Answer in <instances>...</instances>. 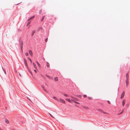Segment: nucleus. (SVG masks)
<instances>
[{
  "label": "nucleus",
  "instance_id": "obj_25",
  "mask_svg": "<svg viewBox=\"0 0 130 130\" xmlns=\"http://www.w3.org/2000/svg\"><path fill=\"white\" fill-rule=\"evenodd\" d=\"M45 17V16H43L42 19L41 20V21H42L44 19V18Z\"/></svg>",
  "mask_w": 130,
  "mask_h": 130
},
{
  "label": "nucleus",
  "instance_id": "obj_7",
  "mask_svg": "<svg viewBox=\"0 0 130 130\" xmlns=\"http://www.w3.org/2000/svg\"><path fill=\"white\" fill-rule=\"evenodd\" d=\"M42 87L43 88V90L45 92H46V90L45 89V88L44 87H43V86H42Z\"/></svg>",
  "mask_w": 130,
  "mask_h": 130
},
{
  "label": "nucleus",
  "instance_id": "obj_10",
  "mask_svg": "<svg viewBox=\"0 0 130 130\" xmlns=\"http://www.w3.org/2000/svg\"><path fill=\"white\" fill-rule=\"evenodd\" d=\"M33 65L34 66V67L35 68V69H36L37 68V67L35 64L33 62Z\"/></svg>",
  "mask_w": 130,
  "mask_h": 130
},
{
  "label": "nucleus",
  "instance_id": "obj_33",
  "mask_svg": "<svg viewBox=\"0 0 130 130\" xmlns=\"http://www.w3.org/2000/svg\"><path fill=\"white\" fill-rule=\"evenodd\" d=\"M74 103H75L77 104H79V103L76 102V101H75Z\"/></svg>",
  "mask_w": 130,
  "mask_h": 130
},
{
  "label": "nucleus",
  "instance_id": "obj_23",
  "mask_svg": "<svg viewBox=\"0 0 130 130\" xmlns=\"http://www.w3.org/2000/svg\"><path fill=\"white\" fill-rule=\"evenodd\" d=\"M47 66L48 67H49L50 66L49 63L48 62H47Z\"/></svg>",
  "mask_w": 130,
  "mask_h": 130
},
{
  "label": "nucleus",
  "instance_id": "obj_42",
  "mask_svg": "<svg viewBox=\"0 0 130 130\" xmlns=\"http://www.w3.org/2000/svg\"><path fill=\"white\" fill-rule=\"evenodd\" d=\"M98 110L99 111H101L102 112V110L101 109H99Z\"/></svg>",
  "mask_w": 130,
  "mask_h": 130
},
{
  "label": "nucleus",
  "instance_id": "obj_32",
  "mask_svg": "<svg viewBox=\"0 0 130 130\" xmlns=\"http://www.w3.org/2000/svg\"><path fill=\"white\" fill-rule=\"evenodd\" d=\"M123 110L120 113L118 114L119 115V114H120L122 113H123Z\"/></svg>",
  "mask_w": 130,
  "mask_h": 130
},
{
  "label": "nucleus",
  "instance_id": "obj_4",
  "mask_svg": "<svg viewBox=\"0 0 130 130\" xmlns=\"http://www.w3.org/2000/svg\"><path fill=\"white\" fill-rule=\"evenodd\" d=\"M60 102L63 103H65V101L61 99H60Z\"/></svg>",
  "mask_w": 130,
  "mask_h": 130
},
{
  "label": "nucleus",
  "instance_id": "obj_35",
  "mask_svg": "<svg viewBox=\"0 0 130 130\" xmlns=\"http://www.w3.org/2000/svg\"><path fill=\"white\" fill-rule=\"evenodd\" d=\"M129 105V104H127L126 105V107H128V106Z\"/></svg>",
  "mask_w": 130,
  "mask_h": 130
},
{
  "label": "nucleus",
  "instance_id": "obj_45",
  "mask_svg": "<svg viewBox=\"0 0 130 130\" xmlns=\"http://www.w3.org/2000/svg\"><path fill=\"white\" fill-rule=\"evenodd\" d=\"M102 112L103 113H105V114L106 113V112H104L103 111Z\"/></svg>",
  "mask_w": 130,
  "mask_h": 130
},
{
  "label": "nucleus",
  "instance_id": "obj_17",
  "mask_svg": "<svg viewBox=\"0 0 130 130\" xmlns=\"http://www.w3.org/2000/svg\"><path fill=\"white\" fill-rule=\"evenodd\" d=\"M36 62L38 65V66L39 67H40V64H39V63L37 62V61H36Z\"/></svg>",
  "mask_w": 130,
  "mask_h": 130
},
{
  "label": "nucleus",
  "instance_id": "obj_12",
  "mask_svg": "<svg viewBox=\"0 0 130 130\" xmlns=\"http://www.w3.org/2000/svg\"><path fill=\"white\" fill-rule=\"evenodd\" d=\"M126 78H129V76L128 73H127L126 74Z\"/></svg>",
  "mask_w": 130,
  "mask_h": 130
},
{
  "label": "nucleus",
  "instance_id": "obj_3",
  "mask_svg": "<svg viewBox=\"0 0 130 130\" xmlns=\"http://www.w3.org/2000/svg\"><path fill=\"white\" fill-rule=\"evenodd\" d=\"M45 76L47 77H48L49 78L51 79H53V77H52L50 76H49L47 75L46 74L45 75Z\"/></svg>",
  "mask_w": 130,
  "mask_h": 130
},
{
  "label": "nucleus",
  "instance_id": "obj_48",
  "mask_svg": "<svg viewBox=\"0 0 130 130\" xmlns=\"http://www.w3.org/2000/svg\"><path fill=\"white\" fill-rule=\"evenodd\" d=\"M2 69H3V71H5V70H4V69H3V67H2Z\"/></svg>",
  "mask_w": 130,
  "mask_h": 130
},
{
  "label": "nucleus",
  "instance_id": "obj_18",
  "mask_svg": "<svg viewBox=\"0 0 130 130\" xmlns=\"http://www.w3.org/2000/svg\"><path fill=\"white\" fill-rule=\"evenodd\" d=\"M54 80L55 81H57L58 80V78L57 77H55L54 78Z\"/></svg>",
  "mask_w": 130,
  "mask_h": 130
},
{
  "label": "nucleus",
  "instance_id": "obj_13",
  "mask_svg": "<svg viewBox=\"0 0 130 130\" xmlns=\"http://www.w3.org/2000/svg\"><path fill=\"white\" fill-rule=\"evenodd\" d=\"M125 103V102L124 101V100L122 102V105L123 106H124Z\"/></svg>",
  "mask_w": 130,
  "mask_h": 130
},
{
  "label": "nucleus",
  "instance_id": "obj_26",
  "mask_svg": "<svg viewBox=\"0 0 130 130\" xmlns=\"http://www.w3.org/2000/svg\"><path fill=\"white\" fill-rule=\"evenodd\" d=\"M48 114H49V115L50 116H51V117H52V118H53V117H53V116H52V115L50 113H48Z\"/></svg>",
  "mask_w": 130,
  "mask_h": 130
},
{
  "label": "nucleus",
  "instance_id": "obj_49",
  "mask_svg": "<svg viewBox=\"0 0 130 130\" xmlns=\"http://www.w3.org/2000/svg\"><path fill=\"white\" fill-rule=\"evenodd\" d=\"M27 99L30 101V99L27 98Z\"/></svg>",
  "mask_w": 130,
  "mask_h": 130
},
{
  "label": "nucleus",
  "instance_id": "obj_34",
  "mask_svg": "<svg viewBox=\"0 0 130 130\" xmlns=\"http://www.w3.org/2000/svg\"><path fill=\"white\" fill-rule=\"evenodd\" d=\"M30 22L29 21V22H28V23H27V26L28 25H29V24H30Z\"/></svg>",
  "mask_w": 130,
  "mask_h": 130
},
{
  "label": "nucleus",
  "instance_id": "obj_15",
  "mask_svg": "<svg viewBox=\"0 0 130 130\" xmlns=\"http://www.w3.org/2000/svg\"><path fill=\"white\" fill-rule=\"evenodd\" d=\"M126 83H129L128 78H126Z\"/></svg>",
  "mask_w": 130,
  "mask_h": 130
},
{
  "label": "nucleus",
  "instance_id": "obj_22",
  "mask_svg": "<svg viewBox=\"0 0 130 130\" xmlns=\"http://www.w3.org/2000/svg\"><path fill=\"white\" fill-rule=\"evenodd\" d=\"M82 107L83 108H84L85 109H87L88 108L87 107H85V106H82Z\"/></svg>",
  "mask_w": 130,
  "mask_h": 130
},
{
  "label": "nucleus",
  "instance_id": "obj_9",
  "mask_svg": "<svg viewBox=\"0 0 130 130\" xmlns=\"http://www.w3.org/2000/svg\"><path fill=\"white\" fill-rule=\"evenodd\" d=\"M5 123L7 124H8L9 123V121L8 120H7V119H5Z\"/></svg>",
  "mask_w": 130,
  "mask_h": 130
},
{
  "label": "nucleus",
  "instance_id": "obj_1",
  "mask_svg": "<svg viewBox=\"0 0 130 130\" xmlns=\"http://www.w3.org/2000/svg\"><path fill=\"white\" fill-rule=\"evenodd\" d=\"M24 64H25V66L26 67H27L28 66L27 64V61L26 60V59H25L24 58Z\"/></svg>",
  "mask_w": 130,
  "mask_h": 130
},
{
  "label": "nucleus",
  "instance_id": "obj_8",
  "mask_svg": "<svg viewBox=\"0 0 130 130\" xmlns=\"http://www.w3.org/2000/svg\"><path fill=\"white\" fill-rule=\"evenodd\" d=\"M53 98L56 101L58 100V99L56 97H55V96H53Z\"/></svg>",
  "mask_w": 130,
  "mask_h": 130
},
{
  "label": "nucleus",
  "instance_id": "obj_40",
  "mask_svg": "<svg viewBox=\"0 0 130 130\" xmlns=\"http://www.w3.org/2000/svg\"><path fill=\"white\" fill-rule=\"evenodd\" d=\"M30 73L32 75V72L31 71H30Z\"/></svg>",
  "mask_w": 130,
  "mask_h": 130
},
{
  "label": "nucleus",
  "instance_id": "obj_21",
  "mask_svg": "<svg viewBox=\"0 0 130 130\" xmlns=\"http://www.w3.org/2000/svg\"><path fill=\"white\" fill-rule=\"evenodd\" d=\"M63 95L66 97L68 96V95H67V94H65L64 93H63Z\"/></svg>",
  "mask_w": 130,
  "mask_h": 130
},
{
  "label": "nucleus",
  "instance_id": "obj_28",
  "mask_svg": "<svg viewBox=\"0 0 130 130\" xmlns=\"http://www.w3.org/2000/svg\"><path fill=\"white\" fill-rule=\"evenodd\" d=\"M76 96L77 97H79V98H80V96H81V95H76Z\"/></svg>",
  "mask_w": 130,
  "mask_h": 130
},
{
  "label": "nucleus",
  "instance_id": "obj_16",
  "mask_svg": "<svg viewBox=\"0 0 130 130\" xmlns=\"http://www.w3.org/2000/svg\"><path fill=\"white\" fill-rule=\"evenodd\" d=\"M42 29V28L41 27H39L37 29V31H39L40 30V29Z\"/></svg>",
  "mask_w": 130,
  "mask_h": 130
},
{
  "label": "nucleus",
  "instance_id": "obj_19",
  "mask_svg": "<svg viewBox=\"0 0 130 130\" xmlns=\"http://www.w3.org/2000/svg\"><path fill=\"white\" fill-rule=\"evenodd\" d=\"M35 31H32V33L31 34V36H33V35H34L35 33Z\"/></svg>",
  "mask_w": 130,
  "mask_h": 130
},
{
  "label": "nucleus",
  "instance_id": "obj_27",
  "mask_svg": "<svg viewBox=\"0 0 130 130\" xmlns=\"http://www.w3.org/2000/svg\"><path fill=\"white\" fill-rule=\"evenodd\" d=\"M23 47H21V51L22 52H23Z\"/></svg>",
  "mask_w": 130,
  "mask_h": 130
},
{
  "label": "nucleus",
  "instance_id": "obj_2",
  "mask_svg": "<svg viewBox=\"0 0 130 130\" xmlns=\"http://www.w3.org/2000/svg\"><path fill=\"white\" fill-rule=\"evenodd\" d=\"M125 92L123 91L122 93L121 96L120 97V99H122L124 96V95Z\"/></svg>",
  "mask_w": 130,
  "mask_h": 130
},
{
  "label": "nucleus",
  "instance_id": "obj_47",
  "mask_svg": "<svg viewBox=\"0 0 130 130\" xmlns=\"http://www.w3.org/2000/svg\"><path fill=\"white\" fill-rule=\"evenodd\" d=\"M30 62L31 63H32L31 60L30 59Z\"/></svg>",
  "mask_w": 130,
  "mask_h": 130
},
{
  "label": "nucleus",
  "instance_id": "obj_39",
  "mask_svg": "<svg viewBox=\"0 0 130 130\" xmlns=\"http://www.w3.org/2000/svg\"><path fill=\"white\" fill-rule=\"evenodd\" d=\"M25 54L26 56L28 55V53H26Z\"/></svg>",
  "mask_w": 130,
  "mask_h": 130
},
{
  "label": "nucleus",
  "instance_id": "obj_30",
  "mask_svg": "<svg viewBox=\"0 0 130 130\" xmlns=\"http://www.w3.org/2000/svg\"><path fill=\"white\" fill-rule=\"evenodd\" d=\"M88 98L89 100H90V99H92V98L91 97H88Z\"/></svg>",
  "mask_w": 130,
  "mask_h": 130
},
{
  "label": "nucleus",
  "instance_id": "obj_20",
  "mask_svg": "<svg viewBox=\"0 0 130 130\" xmlns=\"http://www.w3.org/2000/svg\"><path fill=\"white\" fill-rule=\"evenodd\" d=\"M72 98L74 99L75 101V100H78V99L77 98H75V97H72Z\"/></svg>",
  "mask_w": 130,
  "mask_h": 130
},
{
  "label": "nucleus",
  "instance_id": "obj_43",
  "mask_svg": "<svg viewBox=\"0 0 130 130\" xmlns=\"http://www.w3.org/2000/svg\"><path fill=\"white\" fill-rule=\"evenodd\" d=\"M34 71L35 73H36L37 72V71L36 70H34Z\"/></svg>",
  "mask_w": 130,
  "mask_h": 130
},
{
  "label": "nucleus",
  "instance_id": "obj_51",
  "mask_svg": "<svg viewBox=\"0 0 130 130\" xmlns=\"http://www.w3.org/2000/svg\"><path fill=\"white\" fill-rule=\"evenodd\" d=\"M19 74V75H20V76H21V75H20V74Z\"/></svg>",
  "mask_w": 130,
  "mask_h": 130
},
{
  "label": "nucleus",
  "instance_id": "obj_24",
  "mask_svg": "<svg viewBox=\"0 0 130 130\" xmlns=\"http://www.w3.org/2000/svg\"><path fill=\"white\" fill-rule=\"evenodd\" d=\"M71 100L72 101H73V102H75V99H73V98H72V99H71Z\"/></svg>",
  "mask_w": 130,
  "mask_h": 130
},
{
  "label": "nucleus",
  "instance_id": "obj_50",
  "mask_svg": "<svg viewBox=\"0 0 130 130\" xmlns=\"http://www.w3.org/2000/svg\"><path fill=\"white\" fill-rule=\"evenodd\" d=\"M30 58H29L28 59H29V60H30Z\"/></svg>",
  "mask_w": 130,
  "mask_h": 130
},
{
  "label": "nucleus",
  "instance_id": "obj_41",
  "mask_svg": "<svg viewBox=\"0 0 130 130\" xmlns=\"http://www.w3.org/2000/svg\"><path fill=\"white\" fill-rule=\"evenodd\" d=\"M21 3V2L19 3H18V4H16L15 5H18L19 4H20V3Z\"/></svg>",
  "mask_w": 130,
  "mask_h": 130
},
{
  "label": "nucleus",
  "instance_id": "obj_14",
  "mask_svg": "<svg viewBox=\"0 0 130 130\" xmlns=\"http://www.w3.org/2000/svg\"><path fill=\"white\" fill-rule=\"evenodd\" d=\"M35 17V16H32L28 20V21L29 20V19H33L34 18V17Z\"/></svg>",
  "mask_w": 130,
  "mask_h": 130
},
{
  "label": "nucleus",
  "instance_id": "obj_36",
  "mask_svg": "<svg viewBox=\"0 0 130 130\" xmlns=\"http://www.w3.org/2000/svg\"><path fill=\"white\" fill-rule=\"evenodd\" d=\"M129 83H126V87H127V86H128V85Z\"/></svg>",
  "mask_w": 130,
  "mask_h": 130
},
{
  "label": "nucleus",
  "instance_id": "obj_37",
  "mask_svg": "<svg viewBox=\"0 0 130 130\" xmlns=\"http://www.w3.org/2000/svg\"><path fill=\"white\" fill-rule=\"evenodd\" d=\"M42 13V10H41L39 11V13L40 14H41Z\"/></svg>",
  "mask_w": 130,
  "mask_h": 130
},
{
  "label": "nucleus",
  "instance_id": "obj_46",
  "mask_svg": "<svg viewBox=\"0 0 130 130\" xmlns=\"http://www.w3.org/2000/svg\"><path fill=\"white\" fill-rule=\"evenodd\" d=\"M28 71L30 72V71H31L30 70V69L28 70Z\"/></svg>",
  "mask_w": 130,
  "mask_h": 130
},
{
  "label": "nucleus",
  "instance_id": "obj_5",
  "mask_svg": "<svg viewBox=\"0 0 130 130\" xmlns=\"http://www.w3.org/2000/svg\"><path fill=\"white\" fill-rule=\"evenodd\" d=\"M29 53L30 54V55H31V56H32V52L31 51V50H30L29 51Z\"/></svg>",
  "mask_w": 130,
  "mask_h": 130
},
{
  "label": "nucleus",
  "instance_id": "obj_31",
  "mask_svg": "<svg viewBox=\"0 0 130 130\" xmlns=\"http://www.w3.org/2000/svg\"><path fill=\"white\" fill-rule=\"evenodd\" d=\"M107 101L108 102V103L109 104H111L110 103L109 101L108 100Z\"/></svg>",
  "mask_w": 130,
  "mask_h": 130
},
{
  "label": "nucleus",
  "instance_id": "obj_6",
  "mask_svg": "<svg viewBox=\"0 0 130 130\" xmlns=\"http://www.w3.org/2000/svg\"><path fill=\"white\" fill-rule=\"evenodd\" d=\"M23 41H21V47H23Z\"/></svg>",
  "mask_w": 130,
  "mask_h": 130
},
{
  "label": "nucleus",
  "instance_id": "obj_52",
  "mask_svg": "<svg viewBox=\"0 0 130 130\" xmlns=\"http://www.w3.org/2000/svg\"><path fill=\"white\" fill-rule=\"evenodd\" d=\"M12 130H14L13 129H12Z\"/></svg>",
  "mask_w": 130,
  "mask_h": 130
},
{
  "label": "nucleus",
  "instance_id": "obj_38",
  "mask_svg": "<svg viewBox=\"0 0 130 130\" xmlns=\"http://www.w3.org/2000/svg\"><path fill=\"white\" fill-rule=\"evenodd\" d=\"M84 97L85 98L87 96V95L85 94H84L83 95Z\"/></svg>",
  "mask_w": 130,
  "mask_h": 130
},
{
  "label": "nucleus",
  "instance_id": "obj_11",
  "mask_svg": "<svg viewBox=\"0 0 130 130\" xmlns=\"http://www.w3.org/2000/svg\"><path fill=\"white\" fill-rule=\"evenodd\" d=\"M66 100L67 101H68L69 102H71V100L69 99H66Z\"/></svg>",
  "mask_w": 130,
  "mask_h": 130
},
{
  "label": "nucleus",
  "instance_id": "obj_44",
  "mask_svg": "<svg viewBox=\"0 0 130 130\" xmlns=\"http://www.w3.org/2000/svg\"><path fill=\"white\" fill-rule=\"evenodd\" d=\"M4 71V73L6 74V72L5 71Z\"/></svg>",
  "mask_w": 130,
  "mask_h": 130
},
{
  "label": "nucleus",
  "instance_id": "obj_29",
  "mask_svg": "<svg viewBox=\"0 0 130 130\" xmlns=\"http://www.w3.org/2000/svg\"><path fill=\"white\" fill-rule=\"evenodd\" d=\"M47 40H48V38H46L45 39V41L46 42L47 41Z\"/></svg>",
  "mask_w": 130,
  "mask_h": 130
}]
</instances>
